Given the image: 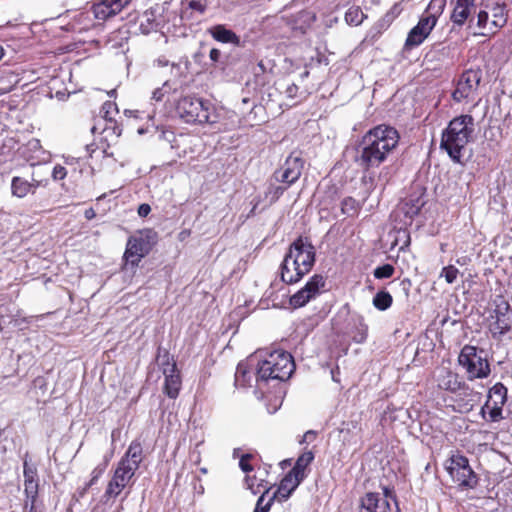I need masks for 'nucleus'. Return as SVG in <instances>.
<instances>
[{"instance_id": "obj_1", "label": "nucleus", "mask_w": 512, "mask_h": 512, "mask_svg": "<svg viewBox=\"0 0 512 512\" xmlns=\"http://www.w3.org/2000/svg\"><path fill=\"white\" fill-rule=\"evenodd\" d=\"M398 130H368L355 156L356 164L364 170L378 167L399 141Z\"/></svg>"}, {"instance_id": "obj_2", "label": "nucleus", "mask_w": 512, "mask_h": 512, "mask_svg": "<svg viewBox=\"0 0 512 512\" xmlns=\"http://www.w3.org/2000/svg\"><path fill=\"white\" fill-rule=\"evenodd\" d=\"M142 461V446L138 441H132L124 456L117 463L111 479L102 496L107 503L115 500L127 488L133 486V477Z\"/></svg>"}, {"instance_id": "obj_3", "label": "nucleus", "mask_w": 512, "mask_h": 512, "mask_svg": "<svg viewBox=\"0 0 512 512\" xmlns=\"http://www.w3.org/2000/svg\"><path fill=\"white\" fill-rule=\"evenodd\" d=\"M315 262L314 247L302 238L294 241L281 264V280L287 284L300 281Z\"/></svg>"}, {"instance_id": "obj_4", "label": "nucleus", "mask_w": 512, "mask_h": 512, "mask_svg": "<svg viewBox=\"0 0 512 512\" xmlns=\"http://www.w3.org/2000/svg\"><path fill=\"white\" fill-rule=\"evenodd\" d=\"M295 370V363L290 353L274 350L259 360L256 369V384L261 386L270 380L286 381Z\"/></svg>"}, {"instance_id": "obj_5", "label": "nucleus", "mask_w": 512, "mask_h": 512, "mask_svg": "<svg viewBox=\"0 0 512 512\" xmlns=\"http://www.w3.org/2000/svg\"><path fill=\"white\" fill-rule=\"evenodd\" d=\"M507 20L508 10L504 0H482L476 21L479 31L474 36L494 37L507 24Z\"/></svg>"}, {"instance_id": "obj_6", "label": "nucleus", "mask_w": 512, "mask_h": 512, "mask_svg": "<svg viewBox=\"0 0 512 512\" xmlns=\"http://www.w3.org/2000/svg\"><path fill=\"white\" fill-rule=\"evenodd\" d=\"M458 363L465 370L468 380L471 381L487 378L491 372L485 351L472 345H465L461 349Z\"/></svg>"}, {"instance_id": "obj_7", "label": "nucleus", "mask_w": 512, "mask_h": 512, "mask_svg": "<svg viewBox=\"0 0 512 512\" xmlns=\"http://www.w3.org/2000/svg\"><path fill=\"white\" fill-rule=\"evenodd\" d=\"M157 242V233L152 229L141 230L130 236L124 252L126 265L138 266L139 262L149 254Z\"/></svg>"}, {"instance_id": "obj_8", "label": "nucleus", "mask_w": 512, "mask_h": 512, "mask_svg": "<svg viewBox=\"0 0 512 512\" xmlns=\"http://www.w3.org/2000/svg\"><path fill=\"white\" fill-rule=\"evenodd\" d=\"M446 470L453 479L462 488L473 489L478 484V477L469 465L468 458L461 455H452L446 464Z\"/></svg>"}, {"instance_id": "obj_9", "label": "nucleus", "mask_w": 512, "mask_h": 512, "mask_svg": "<svg viewBox=\"0 0 512 512\" xmlns=\"http://www.w3.org/2000/svg\"><path fill=\"white\" fill-rule=\"evenodd\" d=\"M507 388L498 382L488 391L487 400L480 410L482 418L488 422H499L503 419V406L507 402Z\"/></svg>"}, {"instance_id": "obj_10", "label": "nucleus", "mask_w": 512, "mask_h": 512, "mask_svg": "<svg viewBox=\"0 0 512 512\" xmlns=\"http://www.w3.org/2000/svg\"><path fill=\"white\" fill-rule=\"evenodd\" d=\"M178 109L183 120L192 125L213 123L210 120L209 108L199 99L185 97L180 100Z\"/></svg>"}, {"instance_id": "obj_11", "label": "nucleus", "mask_w": 512, "mask_h": 512, "mask_svg": "<svg viewBox=\"0 0 512 512\" xmlns=\"http://www.w3.org/2000/svg\"><path fill=\"white\" fill-rule=\"evenodd\" d=\"M482 80V70L480 68H470L465 70L459 77L456 88L452 93V98L456 102H461L476 94Z\"/></svg>"}, {"instance_id": "obj_12", "label": "nucleus", "mask_w": 512, "mask_h": 512, "mask_svg": "<svg viewBox=\"0 0 512 512\" xmlns=\"http://www.w3.org/2000/svg\"><path fill=\"white\" fill-rule=\"evenodd\" d=\"M473 130H443L441 148L445 149L449 157L460 162L462 150L470 141V133Z\"/></svg>"}, {"instance_id": "obj_13", "label": "nucleus", "mask_w": 512, "mask_h": 512, "mask_svg": "<svg viewBox=\"0 0 512 512\" xmlns=\"http://www.w3.org/2000/svg\"><path fill=\"white\" fill-rule=\"evenodd\" d=\"M302 169V159L298 156H289L284 165L274 173L276 181L286 184V187H277L276 194H282L287 187L296 182L301 175Z\"/></svg>"}, {"instance_id": "obj_14", "label": "nucleus", "mask_w": 512, "mask_h": 512, "mask_svg": "<svg viewBox=\"0 0 512 512\" xmlns=\"http://www.w3.org/2000/svg\"><path fill=\"white\" fill-rule=\"evenodd\" d=\"M495 321L491 324L490 331L494 338H499L510 331L512 327V310L509 303L500 298L494 310Z\"/></svg>"}, {"instance_id": "obj_15", "label": "nucleus", "mask_w": 512, "mask_h": 512, "mask_svg": "<svg viewBox=\"0 0 512 512\" xmlns=\"http://www.w3.org/2000/svg\"><path fill=\"white\" fill-rule=\"evenodd\" d=\"M324 285L325 279L322 275H313L302 289L290 297V304L294 308L303 307L320 293Z\"/></svg>"}, {"instance_id": "obj_16", "label": "nucleus", "mask_w": 512, "mask_h": 512, "mask_svg": "<svg viewBox=\"0 0 512 512\" xmlns=\"http://www.w3.org/2000/svg\"><path fill=\"white\" fill-rule=\"evenodd\" d=\"M436 24L421 16L418 23L408 32L404 43L405 50H412L415 47L420 46L431 34Z\"/></svg>"}, {"instance_id": "obj_17", "label": "nucleus", "mask_w": 512, "mask_h": 512, "mask_svg": "<svg viewBox=\"0 0 512 512\" xmlns=\"http://www.w3.org/2000/svg\"><path fill=\"white\" fill-rule=\"evenodd\" d=\"M18 151L31 166L48 163L51 160V153L41 146L38 139L29 140Z\"/></svg>"}, {"instance_id": "obj_18", "label": "nucleus", "mask_w": 512, "mask_h": 512, "mask_svg": "<svg viewBox=\"0 0 512 512\" xmlns=\"http://www.w3.org/2000/svg\"><path fill=\"white\" fill-rule=\"evenodd\" d=\"M450 20L454 26L462 27L476 9V0H451Z\"/></svg>"}, {"instance_id": "obj_19", "label": "nucleus", "mask_w": 512, "mask_h": 512, "mask_svg": "<svg viewBox=\"0 0 512 512\" xmlns=\"http://www.w3.org/2000/svg\"><path fill=\"white\" fill-rule=\"evenodd\" d=\"M389 489L384 488V495L379 493H367L361 499L360 512H390V503L387 500Z\"/></svg>"}, {"instance_id": "obj_20", "label": "nucleus", "mask_w": 512, "mask_h": 512, "mask_svg": "<svg viewBox=\"0 0 512 512\" xmlns=\"http://www.w3.org/2000/svg\"><path fill=\"white\" fill-rule=\"evenodd\" d=\"M93 134V141L86 145V150L90 156L96 150H102L104 155H110L108 149L110 147V141L116 140L121 135V130L116 133V130H91Z\"/></svg>"}, {"instance_id": "obj_21", "label": "nucleus", "mask_w": 512, "mask_h": 512, "mask_svg": "<svg viewBox=\"0 0 512 512\" xmlns=\"http://www.w3.org/2000/svg\"><path fill=\"white\" fill-rule=\"evenodd\" d=\"M23 474L24 492L27 499L30 501L29 512H33L34 503L38 494V474L36 466L30 465L27 460H24Z\"/></svg>"}, {"instance_id": "obj_22", "label": "nucleus", "mask_w": 512, "mask_h": 512, "mask_svg": "<svg viewBox=\"0 0 512 512\" xmlns=\"http://www.w3.org/2000/svg\"><path fill=\"white\" fill-rule=\"evenodd\" d=\"M434 379L439 389L452 394L457 392L462 382L459 375L447 367H438L434 372Z\"/></svg>"}, {"instance_id": "obj_23", "label": "nucleus", "mask_w": 512, "mask_h": 512, "mask_svg": "<svg viewBox=\"0 0 512 512\" xmlns=\"http://www.w3.org/2000/svg\"><path fill=\"white\" fill-rule=\"evenodd\" d=\"M43 181L32 178L31 181L26 180L23 177L15 176L11 180V193L17 198H24L28 194H34L36 189L45 185Z\"/></svg>"}, {"instance_id": "obj_24", "label": "nucleus", "mask_w": 512, "mask_h": 512, "mask_svg": "<svg viewBox=\"0 0 512 512\" xmlns=\"http://www.w3.org/2000/svg\"><path fill=\"white\" fill-rule=\"evenodd\" d=\"M459 402L460 411L469 412L480 399V393L476 392L464 381L461 382L460 388L454 393Z\"/></svg>"}, {"instance_id": "obj_25", "label": "nucleus", "mask_w": 512, "mask_h": 512, "mask_svg": "<svg viewBox=\"0 0 512 512\" xmlns=\"http://www.w3.org/2000/svg\"><path fill=\"white\" fill-rule=\"evenodd\" d=\"M302 481V479L293 473L288 472L281 480L278 489L273 493L270 499H273V501L277 499L279 502L286 501Z\"/></svg>"}, {"instance_id": "obj_26", "label": "nucleus", "mask_w": 512, "mask_h": 512, "mask_svg": "<svg viewBox=\"0 0 512 512\" xmlns=\"http://www.w3.org/2000/svg\"><path fill=\"white\" fill-rule=\"evenodd\" d=\"M100 115L106 121V128H119L124 125L122 116L115 102H104L100 109Z\"/></svg>"}, {"instance_id": "obj_27", "label": "nucleus", "mask_w": 512, "mask_h": 512, "mask_svg": "<svg viewBox=\"0 0 512 512\" xmlns=\"http://www.w3.org/2000/svg\"><path fill=\"white\" fill-rule=\"evenodd\" d=\"M253 359H249L246 362H240L237 365L235 372V385L237 387H250L252 384L253 378L256 379V372L252 369L253 367Z\"/></svg>"}, {"instance_id": "obj_28", "label": "nucleus", "mask_w": 512, "mask_h": 512, "mask_svg": "<svg viewBox=\"0 0 512 512\" xmlns=\"http://www.w3.org/2000/svg\"><path fill=\"white\" fill-rule=\"evenodd\" d=\"M267 471L265 469L258 468L254 476L246 475L245 483L247 488L251 490L253 494L261 492V488L264 490L262 495L268 494L270 490V483L266 481Z\"/></svg>"}, {"instance_id": "obj_29", "label": "nucleus", "mask_w": 512, "mask_h": 512, "mask_svg": "<svg viewBox=\"0 0 512 512\" xmlns=\"http://www.w3.org/2000/svg\"><path fill=\"white\" fill-rule=\"evenodd\" d=\"M18 141L9 130H0V163L6 162L13 155Z\"/></svg>"}, {"instance_id": "obj_30", "label": "nucleus", "mask_w": 512, "mask_h": 512, "mask_svg": "<svg viewBox=\"0 0 512 512\" xmlns=\"http://www.w3.org/2000/svg\"><path fill=\"white\" fill-rule=\"evenodd\" d=\"M165 377L163 392L171 399H176L179 395L182 380L179 371L163 374Z\"/></svg>"}, {"instance_id": "obj_31", "label": "nucleus", "mask_w": 512, "mask_h": 512, "mask_svg": "<svg viewBox=\"0 0 512 512\" xmlns=\"http://www.w3.org/2000/svg\"><path fill=\"white\" fill-rule=\"evenodd\" d=\"M92 11L95 18L98 20H106L120 13V11L115 9L110 0H102L101 2L94 4Z\"/></svg>"}, {"instance_id": "obj_32", "label": "nucleus", "mask_w": 512, "mask_h": 512, "mask_svg": "<svg viewBox=\"0 0 512 512\" xmlns=\"http://www.w3.org/2000/svg\"><path fill=\"white\" fill-rule=\"evenodd\" d=\"M212 37L221 43H238V36L232 31L225 28L224 25H216L210 30Z\"/></svg>"}, {"instance_id": "obj_33", "label": "nucleus", "mask_w": 512, "mask_h": 512, "mask_svg": "<svg viewBox=\"0 0 512 512\" xmlns=\"http://www.w3.org/2000/svg\"><path fill=\"white\" fill-rule=\"evenodd\" d=\"M446 0H430L425 12L422 14L425 18L437 24L439 17L443 14L446 7Z\"/></svg>"}, {"instance_id": "obj_34", "label": "nucleus", "mask_w": 512, "mask_h": 512, "mask_svg": "<svg viewBox=\"0 0 512 512\" xmlns=\"http://www.w3.org/2000/svg\"><path fill=\"white\" fill-rule=\"evenodd\" d=\"M314 460V454L311 451H306L302 453L298 459L294 467L291 469V473L304 480L305 478V469L307 466Z\"/></svg>"}, {"instance_id": "obj_35", "label": "nucleus", "mask_w": 512, "mask_h": 512, "mask_svg": "<svg viewBox=\"0 0 512 512\" xmlns=\"http://www.w3.org/2000/svg\"><path fill=\"white\" fill-rule=\"evenodd\" d=\"M424 204L425 201L422 199V197H410L409 199H406L403 202L401 209L404 212L405 216L412 219L414 216L419 214Z\"/></svg>"}, {"instance_id": "obj_36", "label": "nucleus", "mask_w": 512, "mask_h": 512, "mask_svg": "<svg viewBox=\"0 0 512 512\" xmlns=\"http://www.w3.org/2000/svg\"><path fill=\"white\" fill-rule=\"evenodd\" d=\"M353 321L352 338L356 343H364L368 336V326L362 316L355 317Z\"/></svg>"}, {"instance_id": "obj_37", "label": "nucleus", "mask_w": 512, "mask_h": 512, "mask_svg": "<svg viewBox=\"0 0 512 512\" xmlns=\"http://www.w3.org/2000/svg\"><path fill=\"white\" fill-rule=\"evenodd\" d=\"M157 363L161 367L163 374L177 371L176 363L170 357L166 350L159 349L157 354Z\"/></svg>"}, {"instance_id": "obj_38", "label": "nucleus", "mask_w": 512, "mask_h": 512, "mask_svg": "<svg viewBox=\"0 0 512 512\" xmlns=\"http://www.w3.org/2000/svg\"><path fill=\"white\" fill-rule=\"evenodd\" d=\"M365 17V14L359 6H352L345 13V20L350 25H360Z\"/></svg>"}, {"instance_id": "obj_39", "label": "nucleus", "mask_w": 512, "mask_h": 512, "mask_svg": "<svg viewBox=\"0 0 512 512\" xmlns=\"http://www.w3.org/2000/svg\"><path fill=\"white\" fill-rule=\"evenodd\" d=\"M392 296L389 292L380 291L373 298V305L380 311L388 309L392 305Z\"/></svg>"}, {"instance_id": "obj_40", "label": "nucleus", "mask_w": 512, "mask_h": 512, "mask_svg": "<svg viewBox=\"0 0 512 512\" xmlns=\"http://www.w3.org/2000/svg\"><path fill=\"white\" fill-rule=\"evenodd\" d=\"M360 204L352 197H346L341 202V211L344 215L354 216L358 213Z\"/></svg>"}, {"instance_id": "obj_41", "label": "nucleus", "mask_w": 512, "mask_h": 512, "mask_svg": "<svg viewBox=\"0 0 512 512\" xmlns=\"http://www.w3.org/2000/svg\"><path fill=\"white\" fill-rule=\"evenodd\" d=\"M124 115L128 118H134L135 120L145 121L143 125L147 127L150 125L149 122L153 121V112L140 111V110H129L124 111Z\"/></svg>"}, {"instance_id": "obj_42", "label": "nucleus", "mask_w": 512, "mask_h": 512, "mask_svg": "<svg viewBox=\"0 0 512 512\" xmlns=\"http://www.w3.org/2000/svg\"><path fill=\"white\" fill-rule=\"evenodd\" d=\"M461 126L462 128H469L474 126V119L471 115L465 114L458 117H455L449 122L447 128H457Z\"/></svg>"}, {"instance_id": "obj_43", "label": "nucleus", "mask_w": 512, "mask_h": 512, "mask_svg": "<svg viewBox=\"0 0 512 512\" xmlns=\"http://www.w3.org/2000/svg\"><path fill=\"white\" fill-rule=\"evenodd\" d=\"M458 274L459 270L455 266L449 265L441 270L440 276L444 277L448 284H452L456 281Z\"/></svg>"}, {"instance_id": "obj_44", "label": "nucleus", "mask_w": 512, "mask_h": 512, "mask_svg": "<svg viewBox=\"0 0 512 512\" xmlns=\"http://www.w3.org/2000/svg\"><path fill=\"white\" fill-rule=\"evenodd\" d=\"M373 274L377 279L390 278L394 274V267L391 264H384L377 267Z\"/></svg>"}, {"instance_id": "obj_45", "label": "nucleus", "mask_w": 512, "mask_h": 512, "mask_svg": "<svg viewBox=\"0 0 512 512\" xmlns=\"http://www.w3.org/2000/svg\"><path fill=\"white\" fill-rule=\"evenodd\" d=\"M253 456L251 454H244L241 456L240 460H239V467L241 468V470L245 473H249L251 471H253V466L251 465V460H252Z\"/></svg>"}, {"instance_id": "obj_46", "label": "nucleus", "mask_w": 512, "mask_h": 512, "mask_svg": "<svg viewBox=\"0 0 512 512\" xmlns=\"http://www.w3.org/2000/svg\"><path fill=\"white\" fill-rule=\"evenodd\" d=\"M160 138L169 142L171 144V148H178L180 146L176 140L174 130H162Z\"/></svg>"}, {"instance_id": "obj_47", "label": "nucleus", "mask_w": 512, "mask_h": 512, "mask_svg": "<svg viewBox=\"0 0 512 512\" xmlns=\"http://www.w3.org/2000/svg\"><path fill=\"white\" fill-rule=\"evenodd\" d=\"M264 502V495H261L256 503L254 512H268L273 503V499H269L266 504Z\"/></svg>"}, {"instance_id": "obj_48", "label": "nucleus", "mask_w": 512, "mask_h": 512, "mask_svg": "<svg viewBox=\"0 0 512 512\" xmlns=\"http://www.w3.org/2000/svg\"><path fill=\"white\" fill-rule=\"evenodd\" d=\"M67 175V170L61 165H56L52 171V178L54 180H63Z\"/></svg>"}, {"instance_id": "obj_49", "label": "nucleus", "mask_w": 512, "mask_h": 512, "mask_svg": "<svg viewBox=\"0 0 512 512\" xmlns=\"http://www.w3.org/2000/svg\"><path fill=\"white\" fill-rule=\"evenodd\" d=\"M107 463H108V460H105L103 463L97 465L91 472V476H93L94 479H99L105 472V470L107 468Z\"/></svg>"}, {"instance_id": "obj_50", "label": "nucleus", "mask_w": 512, "mask_h": 512, "mask_svg": "<svg viewBox=\"0 0 512 512\" xmlns=\"http://www.w3.org/2000/svg\"><path fill=\"white\" fill-rule=\"evenodd\" d=\"M114 5L115 9L122 11L124 8L129 6L133 0H110Z\"/></svg>"}, {"instance_id": "obj_51", "label": "nucleus", "mask_w": 512, "mask_h": 512, "mask_svg": "<svg viewBox=\"0 0 512 512\" xmlns=\"http://www.w3.org/2000/svg\"><path fill=\"white\" fill-rule=\"evenodd\" d=\"M189 7L193 10H196L200 13H204L205 10H206V5L202 4L200 1L198 0H192L189 2Z\"/></svg>"}, {"instance_id": "obj_52", "label": "nucleus", "mask_w": 512, "mask_h": 512, "mask_svg": "<svg viewBox=\"0 0 512 512\" xmlns=\"http://www.w3.org/2000/svg\"><path fill=\"white\" fill-rule=\"evenodd\" d=\"M402 12V7H401V4L400 3H396L392 6V8L390 9V11L386 14V16H390L392 18H395L397 17L400 13Z\"/></svg>"}, {"instance_id": "obj_53", "label": "nucleus", "mask_w": 512, "mask_h": 512, "mask_svg": "<svg viewBox=\"0 0 512 512\" xmlns=\"http://www.w3.org/2000/svg\"><path fill=\"white\" fill-rule=\"evenodd\" d=\"M151 212V207L149 204L143 203L138 208V215L140 217H146Z\"/></svg>"}, {"instance_id": "obj_54", "label": "nucleus", "mask_w": 512, "mask_h": 512, "mask_svg": "<svg viewBox=\"0 0 512 512\" xmlns=\"http://www.w3.org/2000/svg\"><path fill=\"white\" fill-rule=\"evenodd\" d=\"M201 443H198L196 445V447L191 451L190 453V459L192 461H194L195 463H199L200 462V451L198 450V446L200 445Z\"/></svg>"}, {"instance_id": "obj_55", "label": "nucleus", "mask_w": 512, "mask_h": 512, "mask_svg": "<svg viewBox=\"0 0 512 512\" xmlns=\"http://www.w3.org/2000/svg\"><path fill=\"white\" fill-rule=\"evenodd\" d=\"M257 68L259 70V72H256L255 73V77H256V81L258 82V78H259V73H265L266 72V67H265V64L263 62V60H260L257 64Z\"/></svg>"}, {"instance_id": "obj_56", "label": "nucleus", "mask_w": 512, "mask_h": 512, "mask_svg": "<svg viewBox=\"0 0 512 512\" xmlns=\"http://www.w3.org/2000/svg\"><path fill=\"white\" fill-rule=\"evenodd\" d=\"M298 91V87L295 84L288 86L286 92L290 97H294Z\"/></svg>"}, {"instance_id": "obj_57", "label": "nucleus", "mask_w": 512, "mask_h": 512, "mask_svg": "<svg viewBox=\"0 0 512 512\" xmlns=\"http://www.w3.org/2000/svg\"><path fill=\"white\" fill-rule=\"evenodd\" d=\"M219 57H220V51L218 49L213 48L210 50L211 60L217 61L219 59Z\"/></svg>"}, {"instance_id": "obj_58", "label": "nucleus", "mask_w": 512, "mask_h": 512, "mask_svg": "<svg viewBox=\"0 0 512 512\" xmlns=\"http://www.w3.org/2000/svg\"><path fill=\"white\" fill-rule=\"evenodd\" d=\"M95 211L92 208H89L85 211V218L91 220L95 217Z\"/></svg>"}, {"instance_id": "obj_59", "label": "nucleus", "mask_w": 512, "mask_h": 512, "mask_svg": "<svg viewBox=\"0 0 512 512\" xmlns=\"http://www.w3.org/2000/svg\"><path fill=\"white\" fill-rule=\"evenodd\" d=\"M315 436H316V433H315L314 431H312V430H309V431H307V432L305 433V435H304V439H305V440H311V439H314V438H315Z\"/></svg>"}, {"instance_id": "obj_60", "label": "nucleus", "mask_w": 512, "mask_h": 512, "mask_svg": "<svg viewBox=\"0 0 512 512\" xmlns=\"http://www.w3.org/2000/svg\"><path fill=\"white\" fill-rule=\"evenodd\" d=\"M90 487H87V484H85V486L81 489L78 490V495L79 497H84L85 494L87 493V491L89 490Z\"/></svg>"}, {"instance_id": "obj_61", "label": "nucleus", "mask_w": 512, "mask_h": 512, "mask_svg": "<svg viewBox=\"0 0 512 512\" xmlns=\"http://www.w3.org/2000/svg\"><path fill=\"white\" fill-rule=\"evenodd\" d=\"M97 481H98V479H94V477H93V476H91L90 481L86 483V484H87V487H91V486H93Z\"/></svg>"}, {"instance_id": "obj_62", "label": "nucleus", "mask_w": 512, "mask_h": 512, "mask_svg": "<svg viewBox=\"0 0 512 512\" xmlns=\"http://www.w3.org/2000/svg\"><path fill=\"white\" fill-rule=\"evenodd\" d=\"M29 502L30 501L27 499L26 504L24 506V512H29V508H28ZM33 512H36L35 508L33 509Z\"/></svg>"}, {"instance_id": "obj_63", "label": "nucleus", "mask_w": 512, "mask_h": 512, "mask_svg": "<svg viewBox=\"0 0 512 512\" xmlns=\"http://www.w3.org/2000/svg\"><path fill=\"white\" fill-rule=\"evenodd\" d=\"M457 264L464 265L465 264V258L457 259Z\"/></svg>"}, {"instance_id": "obj_64", "label": "nucleus", "mask_w": 512, "mask_h": 512, "mask_svg": "<svg viewBox=\"0 0 512 512\" xmlns=\"http://www.w3.org/2000/svg\"><path fill=\"white\" fill-rule=\"evenodd\" d=\"M281 465H282V466H284V465H290V460H288V459H287V460H283V461L281 462Z\"/></svg>"}]
</instances>
